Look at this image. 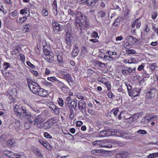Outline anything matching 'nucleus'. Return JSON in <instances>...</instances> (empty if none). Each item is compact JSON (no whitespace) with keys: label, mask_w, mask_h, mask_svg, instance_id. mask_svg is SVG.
<instances>
[{"label":"nucleus","mask_w":158,"mask_h":158,"mask_svg":"<svg viewBox=\"0 0 158 158\" xmlns=\"http://www.w3.org/2000/svg\"><path fill=\"white\" fill-rule=\"evenodd\" d=\"M30 123L36 126L40 129L43 128V119L41 114L38 115L36 118L33 121L32 120H29Z\"/></svg>","instance_id":"nucleus-1"},{"label":"nucleus","mask_w":158,"mask_h":158,"mask_svg":"<svg viewBox=\"0 0 158 158\" xmlns=\"http://www.w3.org/2000/svg\"><path fill=\"white\" fill-rule=\"evenodd\" d=\"M66 101L67 106L70 110H71V109L73 110V108L74 110L76 109L77 105V102L74 100L71 99L69 97L66 98Z\"/></svg>","instance_id":"nucleus-2"},{"label":"nucleus","mask_w":158,"mask_h":158,"mask_svg":"<svg viewBox=\"0 0 158 158\" xmlns=\"http://www.w3.org/2000/svg\"><path fill=\"white\" fill-rule=\"evenodd\" d=\"M113 131L111 129L103 130L100 131L98 133V137H104L113 135Z\"/></svg>","instance_id":"nucleus-3"},{"label":"nucleus","mask_w":158,"mask_h":158,"mask_svg":"<svg viewBox=\"0 0 158 158\" xmlns=\"http://www.w3.org/2000/svg\"><path fill=\"white\" fill-rule=\"evenodd\" d=\"M75 15L77 21L79 23L82 22L83 19H85V17L86 16L83 13L78 11H76L75 12Z\"/></svg>","instance_id":"nucleus-4"},{"label":"nucleus","mask_w":158,"mask_h":158,"mask_svg":"<svg viewBox=\"0 0 158 158\" xmlns=\"http://www.w3.org/2000/svg\"><path fill=\"white\" fill-rule=\"evenodd\" d=\"M21 110L22 111V116H25L27 119H30L32 117L31 113L29 112L26 107L23 106H22Z\"/></svg>","instance_id":"nucleus-5"},{"label":"nucleus","mask_w":158,"mask_h":158,"mask_svg":"<svg viewBox=\"0 0 158 158\" xmlns=\"http://www.w3.org/2000/svg\"><path fill=\"white\" fill-rule=\"evenodd\" d=\"M140 91V89L134 88L129 92L128 94L130 96L135 97L139 95Z\"/></svg>","instance_id":"nucleus-6"},{"label":"nucleus","mask_w":158,"mask_h":158,"mask_svg":"<svg viewBox=\"0 0 158 158\" xmlns=\"http://www.w3.org/2000/svg\"><path fill=\"white\" fill-rule=\"evenodd\" d=\"M52 24L53 29L55 32L57 33L61 31V30L60 29V25L56 21L53 20Z\"/></svg>","instance_id":"nucleus-7"},{"label":"nucleus","mask_w":158,"mask_h":158,"mask_svg":"<svg viewBox=\"0 0 158 158\" xmlns=\"http://www.w3.org/2000/svg\"><path fill=\"white\" fill-rule=\"evenodd\" d=\"M86 103L83 100H80L78 103L77 107L81 111L83 112L86 108Z\"/></svg>","instance_id":"nucleus-8"},{"label":"nucleus","mask_w":158,"mask_h":158,"mask_svg":"<svg viewBox=\"0 0 158 158\" xmlns=\"http://www.w3.org/2000/svg\"><path fill=\"white\" fill-rule=\"evenodd\" d=\"M53 124V120L49 119L43 123V128L47 129L51 128Z\"/></svg>","instance_id":"nucleus-9"},{"label":"nucleus","mask_w":158,"mask_h":158,"mask_svg":"<svg viewBox=\"0 0 158 158\" xmlns=\"http://www.w3.org/2000/svg\"><path fill=\"white\" fill-rule=\"evenodd\" d=\"M34 83L37 84V86L35 85H34L32 86H31V87L30 88V90L34 94H37L38 93V90L39 88L40 87L39 84L37 82H34Z\"/></svg>","instance_id":"nucleus-10"},{"label":"nucleus","mask_w":158,"mask_h":158,"mask_svg":"<svg viewBox=\"0 0 158 158\" xmlns=\"http://www.w3.org/2000/svg\"><path fill=\"white\" fill-rule=\"evenodd\" d=\"M60 74L61 76L64 79H66L69 83L70 81H72V78L69 73L62 72H60Z\"/></svg>","instance_id":"nucleus-11"},{"label":"nucleus","mask_w":158,"mask_h":158,"mask_svg":"<svg viewBox=\"0 0 158 158\" xmlns=\"http://www.w3.org/2000/svg\"><path fill=\"white\" fill-rule=\"evenodd\" d=\"M14 113L17 116H19L20 117H22V111L21 108H20L18 105L15 106L13 109Z\"/></svg>","instance_id":"nucleus-12"},{"label":"nucleus","mask_w":158,"mask_h":158,"mask_svg":"<svg viewBox=\"0 0 158 158\" xmlns=\"http://www.w3.org/2000/svg\"><path fill=\"white\" fill-rule=\"evenodd\" d=\"M135 68L133 69H131V67L127 68V69H123L122 71V73L125 75H127L130 74L131 73H132L133 71L135 72Z\"/></svg>","instance_id":"nucleus-13"},{"label":"nucleus","mask_w":158,"mask_h":158,"mask_svg":"<svg viewBox=\"0 0 158 158\" xmlns=\"http://www.w3.org/2000/svg\"><path fill=\"white\" fill-rule=\"evenodd\" d=\"M38 94L41 97H45L47 95L48 93L47 90L40 87L39 88Z\"/></svg>","instance_id":"nucleus-14"},{"label":"nucleus","mask_w":158,"mask_h":158,"mask_svg":"<svg viewBox=\"0 0 158 158\" xmlns=\"http://www.w3.org/2000/svg\"><path fill=\"white\" fill-rule=\"evenodd\" d=\"M101 147L111 148L112 147V145L108 140H105L102 141Z\"/></svg>","instance_id":"nucleus-15"},{"label":"nucleus","mask_w":158,"mask_h":158,"mask_svg":"<svg viewBox=\"0 0 158 158\" xmlns=\"http://www.w3.org/2000/svg\"><path fill=\"white\" fill-rule=\"evenodd\" d=\"M128 156V153L126 152H122L117 154L116 155V158H126Z\"/></svg>","instance_id":"nucleus-16"},{"label":"nucleus","mask_w":158,"mask_h":158,"mask_svg":"<svg viewBox=\"0 0 158 158\" xmlns=\"http://www.w3.org/2000/svg\"><path fill=\"white\" fill-rule=\"evenodd\" d=\"M79 50V49L75 46V48L73 49L71 53L72 56L73 57H76L78 54Z\"/></svg>","instance_id":"nucleus-17"},{"label":"nucleus","mask_w":158,"mask_h":158,"mask_svg":"<svg viewBox=\"0 0 158 158\" xmlns=\"http://www.w3.org/2000/svg\"><path fill=\"white\" fill-rule=\"evenodd\" d=\"M156 90V89L155 88H152L150 89L149 91L148 92V93L149 94V97L150 98H151L155 96Z\"/></svg>","instance_id":"nucleus-18"},{"label":"nucleus","mask_w":158,"mask_h":158,"mask_svg":"<svg viewBox=\"0 0 158 158\" xmlns=\"http://www.w3.org/2000/svg\"><path fill=\"white\" fill-rule=\"evenodd\" d=\"M50 108L54 111V113L56 114H59V109L58 107H57L54 104H52L51 107H50Z\"/></svg>","instance_id":"nucleus-19"},{"label":"nucleus","mask_w":158,"mask_h":158,"mask_svg":"<svg viewBox=\"0 0 158 158\" xmlns=\"http://www.w3.org/2000/svg\"><path fill=\"white\" fill-rule=\"evenodd\" d=\"M2 153L4 155H6L7 156L10 157V158H14L13 156V152H10L8 151L3 150L2 151Z\"/></svg>","instance_id":"nucleus-20"},{"label":"nucleus","mask_w":158,"mask_h":158,"mask_svg":"<svg viewBox=\"0 0 158 158\" xmlns=\"http://www.w3.org/2000/svg\"><path fill=\"white\" fill-rule=\"evenodd\" d=\"M44 58L49 63H52L54 60L53 57L51 55V54L46 55Z\"/></svg>","instance_id":"nucleus-21"},{"label":"nucleus","mask_w":158,"mask_h":158,"mask_svg":"<svg viewBox=\"0 0 158 158\" xmlns=\"http://www.w3.org/2000/svg\"><path fill=\"white\" fill-rule=\"evenodd\" d=\"M52 5H53V9L55 10V11H53V12L55 15L56 16H57V7L56 1L54 0L53 2Z\"/></svg>","instance_id":"nucleus-22"},{"label":"nucleus","mask_w":158,"mask_h":158,"mask_svg":"<svg viewBox=\"0 0 158 158\" xmlns=\"http://www.w3.org/2000/svg\"><path fill=\"white\" fill-rule=\"evenodd\" d=\"M30 25L29 24H27L24 26L23 31L24 33L30 31Z\"/></svg>","instance_id":"nucleus-23"},{"label":"nucleus","mask_w":158,"mask_h":158,"mask_svg":"<svg viewBox=\"0 0 158 158\" xmlns=\"http://www.w3.org/2000/svg\"><path fill=\"white\" fill-rule=\"evenodd\" d=\"M82 22H81L80 23L81 24L85 23L86 25V26L87 27H88L89 25V23L88 19H87L86 16L85 17V19H83L82 21Z\"/></svg>","instance_id":"nucleus-24"},{"label":"nucleus","mask_w":158,"mask_h":158,"mask_svg":"<svg viewBox=\"0 0 158 158\" xmlns=\"http://www.w3.org/2000/svg\"><path fill=\"white\" fill-rule=\"evenodd\" d=\"M127 38L129 40H131L132 43L133 44L135 43L138 41L137 39L133 37L131 35H129L127 37Z\"/></svg>","instance_id":"nucleus-25"},{"label":"nucleus","mask_w":158,"mask_h":158,"mask_svg":"<svg viewBox=\"0 0 158 158\" xmlns=\"http://www.w3.org/2000/svg\"><path fill=\"white\" fill-rule=\"evenodd\" d=\"M157 117V115H149L146 116L145 117V119H146L148 121H149L153 119L156 118Z\"/></svg>","instance_id":"nucleus-26"},{"label":"nucleus","mask_w":158,"mask_h":158,"mask_svg":"<svg viewBox=\"0 0 158 158\" xmlns=\"http://www.w3.org/2000/svg\"><path fill=\"white\" fill-rule=\"evenodd\" d=\"M143 112H140L139 113H136L132 116V118L136 120L139 117L141 116L143 114Z\"/></svg>","instance_id":"nucleus-27"},{"label":"nucleus","mask_w":158,"mask_h":158,"mask_svg":"<svg viewBox=\"0 0 158 158\" xmlns=\"http://www.w3.org/2000/svg\"><path fill=\"white\" fill-rule=\"evenodd\" d=\"M30 107L36 113H39L40 112V108H37L34 107L32 104H30L29 105Z\"/></svg>","instance_id":"nucleus-28"},{"label":"nucleus","mask_w":158,"mask_h":158,"mask_svg":"<svg viewBox=\"0 0 158 158\" xmlns=\"http://www.w3.org/2000/svg\"><path fill=\"white\" fill-rule=\"evenodd\" d=\"M97 1V0H88L87 3L88 4V6H91L96 4Z\"/></svg>","instance_id":"nucleus-29"},{"label":"nucleus","mask_w":158,"mask_h":158,"mask_svg":"<svg viewBox=\"0 0 158 158\" xmlns=\"http://www.w3.org/2000/svg\"><path fill=\"white\" fill-rule=\"evenodd\" d=\"M106 152V151H105L102 150H96L92 151V153H105V152Z\"/></svg>","instance_id":"nucleus-30"},{"label":"nucleus","mask_w":158,"mask_h":158,"mask_svg":"<svg viewBox=\"0 0 158 158\" xmlns=\"http://www.w3.org/2000/svg\"><path fill=\"white\" fill-rule=\"evenodd\" d=\"M70 34H67L66 36V43L67 45L70 46L71 45V41L70 38L69 37Z\"/></svg>","instance_id":"nucleus-31"},{"label":"nucleus","mask_w":158,"mask_h":158,"mask_svg":"<svg viewBox=\"0 0 158 158\" xmlns=\"http://www.w3.org/2000/svg\"><path fill=\"white\" fill-rule=\"evenodd\" d=\"M150 67L151 70L154 71L155 70V68L157 67V65L156 63L150 64Z\"/></svg>","instance_id":"nucleus-32"},{"label":"nucleus","mask_w":158,"mask_h":158,"mask_svg":"<svg viewBox=\"0 0 158 158\" xmlns=\"http://www.w3.org/2000/svg\"><path fill=\"white\" fill-rule=\"evenodd\" d=\"M10 66V64L6 62H4L3 64V69L5 70H6Z\"/></svg>","instance_id":"nucleus-33"},{"label":"nucleus","mask_w":158,"mask_h":158,"mask_svg":"<svg viewBox=\"0 0 158 158\" xmlns=\"http://www.w3.org/2000/svg\"><path fill=\"white\" fill-rule=\"evenodd\" d=\"M102 143V141L98 140L94 142L93 143L94 145L96 146L99 145V147H101Z\"/></svg>","instance_id":"nucleus-34"},{"label":"nucleus","mask_w":158,"mask_h":158,"mask_svg":"<svg viewBox=\"0 0 158 158\" xmlns=\"http://www.w3.org/2000/svg\"><path fill=\"white\" fill-rule=\"evenodd\" d=\"M27 19V17L25 16H24L23 17L20 18L17 21H18V23H23L26 21Z\"/></svg>","instance_id":"nucleus-35"},{"label":"nucleus","mask_w":158,"mask_h":158,"mask_svg":"<svg viewBox=\"0 0 158 158\" xmlns=\"http://www.w3.org/2000/svg\"><path fill=\"white\" fill-rule=\"evenodd\" d=\"M98 14L100 17H101L102 18H103L106 15V13L105 11H100L98 12Z\"/></svg>","instance_id":"nucleus-36"},{"label":"nucleus","mask_w":158,"mask_h":158,"mask_svg":"<svg viewBox=\"0 0 158 158\" xmlns=\"http://www.w3.org/2000/svg\"><path fill=\"white\" fill-rule=\"evenodd\" d=\"M158 156V153L150 154L148 156V158L156 157Z\"/></svg>","instance_id":"nucleus-37"},{"label":"nucleus","mask_w":158,"mask_h":158,"mask_svg":"<svg viewBox=\"0 0 158 158\" xmlns=\"http://www.w3.org/2000/svg\"><path fill=\"white\" fill-rule=\"evenodd\" d=\"M15 142V141L14 139H10L7 140V144L9 145V146H11L14 144Z\"/></svg>","instance_id":"nucleus-38"},{"label":"nucleus","mask_w":158,"mask_h":158,"mask_svg":"<svg viewBox=\"0 0 158 158\" xmlns=\"http://www.w3.org/2000/svg\"><path fill=\"white\" fill-rule=\"evenodd\" d=\"M34 150L35 151V154L37 155V156H39V157H41V156H42L39 150L36 149L35 150Z\"/></svg>","instance_id":"nucleus-39"},{"label":"nucleus","mask_w":158,"mask_h":158,"mask_svg":"<svg viewBox=\"0 0 158 158\" xmlns=\"http://www.w3.org/2000/svg\"><path fill=\"white\" fill-rule=\"evenodd\" d=\"M58 102L59 105L60 106H62L64 105V102L63 99L61 98H59L58 99Z\"/></svg>","instance_id":"nucleus-40"},{"label":"nucleus","mask_w":158,"mask_h":158,"mask_svg":"<svg viewBox=\"0 0 158 158\" xmlns=\"http://www.w3.org/2000/svg\"><path fill=\"white\" fill-rule=\"evenodd\" d=\"M124 46L127 49L130 48L131 47V45L128 42H125L124 43Z\"/></svg>","instance_id":"nucleus-41"},{"label":"nucleus","mask_w":158,"mask_h":158,"mask_svg":"<svg viewBox=\"0 0 158 158\" xmlns=\"http://www.w3.org/2000/svg\"><path fill=\"white\" fill-rule=\"evenodd\" d=\"M70 114L69 116V118L70 119L72 120L74 117V112L73 110L71 109V110H70Z\"/></svg>","instance_id":"nucleus-42"},{"label":"nucleus","mask_w":158,"mask_h":158,"mask_svg":"<svg viewBox=\"0 0 158 158\" xmlns=\"http://www.w3.org/2000/svg\"><path fill=\"white\" fill-rule=\"evenodd\" d=\"M126 52L128 54H135L136 53V52L133 49L128 50Z\"/></svg>","instance_id":"nucleus-43"},{"label":"nucleus","mask_w":158,"mask_h":158,"mask_svg":"<svg viewBox=\"0 0 158 158\" xmlns=\"http://www.w3.org/2000/svg\"><path fill=\"white\" fill-rule=\"evenodd\" d=\"M123 137L124 138L128 139H130L131 138V135L127 133H124V135H123Z\"/></svg>","instance_id":"nucleus-44"},{"label":"nucleus","mask_w":158,"mask_h":158,"mask_svg":"<svg viewBox=\"0 0 158 158\" xmlns=\"http://www.w3.org/2000/svg\"><path fill=\"white\" fill-rule=\"evenodd\" d=\"M10 15L13 17L16 16L17 15V10H14L10 14Z\"/></svg>","instance_id":"nucleus-45"},{"label":"nucleus","mask_w":158,"mask_h":158,"mask_svg":"<svg viewBox=\"0 0 158 158\" xmlns=\"http://www.w3.org/2000/svg\"><path fill=\"white\" fill-rule=\"evenodd\" d=\"M44 136L45 138H47L52 139V136L47 132H45L44 133Z\"/></svg>","instance_id":"nucleus-46"},{"label":"nucleus","mask_w":158,"mask_h":158,"mask_svg":"<svg viewBox=\"0 0 158 158\" xmlns=\"http://www.w3.org/2000/svg\"><path fill=\"white\" fill-rule=\"evenodd\" d=\"M48 80L52 82H53L54 81L57 80V79L56 77H48Z\"/></svg>","instance_id":"nucleus-47"},{"label":"nucleus","mask_w":158,"mask_h":158,"mask_svg":"<svg viewBox=\"0 0 158 158\" xmlns=\"http://www.w3.org/2000/svg\"><path fill=\"white\" fill-rule=\"evenodd\" d=\"M68 14L73 16L74 15H75V13L74 11L71 9H69L68 10Z\"/></svg>","instance_id":"nucleus-48"},{"label":"nucleus","mask_w":158,"mask_h":158,"mask_svg":"<svg viewBox=\"0 0 158 158\" xmlns=\"http://www.w3.org/2000/svg\"><path fill=\"white\" fill-rule=\"evenodd\" d=\"M125 85L127 87V89L128 90V93H129V92H130L131 91V89L132 87L129 84H128L127 83L125 84Z\"/></svg>","instance_id":"nucleus-49"},{"label":"nucleus","mask_w":158,"mask_h":158,"mask_svg":"<svg viewBox=\"0 0 158 158\" xmlns=\"http://www.w3.org/2000/svg\"><path fill=\"white\" fill-rule=\"evenodd\" d=\"M44 52L46 55H47L50 54H52V53L50 52L47 49L44 48Z\"/></svg>","instance_id":"nucleus-50"},{"label":"nucleus","mask_w":158,"mask_h":158,"mask_svg":"<svg viewBox=\"0 0 158 158\" xmlns=\"http://www.w3.org/2000/svg\"><path fill=\"white\" fill-rule=\"evenodd\" d=\"M29 78H27V84H28V87H29V88L30 89V87H31V86H32L34 84H33V83L32 82H31L30 81H29Z\"/></svg>","instance_id":"nucleus-51"},{"label":"nucleus","mask_w":158,"mask_h":158,"mask_svg":"<svg viewBox=\"0 0 158 158\" xmlns=\"http://www.w3.org/2000/svg\"><path fill=\"white\" fill-rule=\"evenodd\" d=\"M27 64L28 66L32 69H34L35 68V66L29 61L27 62Z\"/></svg>","instance_id":"nucleus-52"},{"label":"nucleus","mask_w":158,"mask_h":158,"mask_svg":"<svg viewBox=\"0 0 158 158\" xmlns=\"http://www.w3.org/2000/svg\"><path fill=\"white\" fill-rule=\"evenodd\" d=\"M137 132L141 134H146L147 133V132L145 130H139Z\"/></svg>","instance_id":"nucleus-53"},{"label":"nucleus","mask_w":158,"mask_h":158,"mask_svg":"<svg viewBox=\"0 0 158 158\" xmlns=\"http://www.w3.org/2000/svg\"><path fill=\"white\" fill-rule=\"evenodd\" d=\"M81 51L82 52L84 53H87L88 52V51L87 50L85 46L82 47Z\"/></svg>","instance_id":"nucleus-54"},{"label":"nucleus","mask_w":158,"mask_h":158,"mask_svg":"<svg viewBox=\"0 0 158 158\" xmlns=\"http://www.w3.org/2000/svg\"><path fill=\"white\" fill-rule=\"evenodd\" d=\"M77 97L78 99H81L83 100L84 99V97L83 95L81 94H78L77 95Z\"/></svg>","instance_id":"nucleus-55"},{"label":"nucleus","mask_w":158,"mask_h":158,"mask_svg":"<svg viewBox=\"0 0 158 158\" xmlns=\"http://www.w3.org/2000/svg\"><path fill=\"white\" fill-rule=\"evenodd\" d=\"M42 15L44 16H47L48 15V13L47 10L45 9H44L42 11Z\"/></svg>","instance_id":"nucleus-56"},{"label":"nucleus","mask_w":158,"mask_h":158,"mask_svg":"<svg viewBox=\"0 0 158 158\" xmlns=\"http://www.w3.org/2000/svg\"><path fill=\"white\" fill-rule=\"evenodd\" d=\"M119 110L118 109H116V108L113 109L112 110V112L113 111V113L114 116H116L117 115V113L118 112Z\"/></svg>","instance_id":"nucleus-57"},{"label":"nucleus","mask_w":158,"mask_h":158,"mask_svg":"<svg viewBox=\"0 0 158 158\" xmlns=\"http://www.w3.org/2000/svg\"><path fill=\"white\" fill-rule=\"evenodd\" d=\"M62 59L60 56L58 55L57 56V61L59 63H61L62 62Z\"/></svg>","instance_id":"nucleus-58"},{"label":"nucleus","mask_w":158,"mask_h":158,"mask_svg":"<svg viewBox=\"0 0 158 158\" xmlns=\"http://www.w3.org/2000/svg\"><path fill=\"white\" fill-rule=\"evenodd\" d=\"M82 122L81 121H77L76 123V125L77 127H80L82 124Z\"/></svg>","instance_id":"nucleus-59"},{"label":"nucleus","mask_w":158,"mask_h":158,"mask_svg":"<svg viewBox=\"0 0 158 158\" xmlns=\"http://www.w3.org/2000/svg\"><path fill=\"white\" fill-rule=\"evenodd\" d=\"M105 85L107 86V89L108 90H109L110 89L111 86L108 82H105Z\"/></svg>","instance_id":"nucleus-60"},{"label":"nucleus","mask_w":158,"mask_h":158,"mask_svg":"<svg viewBox=\"0 0 158 158\" xmlns=\"http://www.w3.org/2000/svg\"><path fill=\"white\" fill-rule=\"evenodd\" d=\"M88 112L89 114L92 115H94L95 114V111L93 110L88 109Z\"/></svg>","instance_id":"nucleus-61"},{"label":"nucleus","mask_w":158,"mask_h":158,"mask_svg":"<svg viewBox=\"0 0 158 158\" xmlns=\"http://www.w3.org/2000/svg\"><path fill=\"white\" fill-rule=\"evenodd\" d=\"M98 34L97 32H94L92 34V36L95 38H97L98 37Z\"/></svg>","instance_id":"nucleus-62"},{"label":"nucleus","mask_w":158,"mask_h":158,"mask_svg":"<svg viewBox=\"0 0 158 158\" xmlns=\"http://www.w3.org/2000/svg\"><path fill=\"white\" fill-rule=\"evenodd\" d=\"M16 155L17 156L19 157H17V158H24V155L23 154V153L21 154H16Z\"/></svg>","instance_id":"nucleus-63"},{"label":"nucleus","mask_w":158,"mask_h":158,"mask_svg":"<svg viewBox=\"0 0 158 158\" xmlns=\"http://www.w3.org/2000/svg\"><path fill=\"white\" fill-rule=\"evenodd\" d=\"M20 60L22 61L24 60L25 59V57L24 56L23 54H20L19 55Z\"/></svg>","instance_id":"nucleus-64"}]
</instances>
